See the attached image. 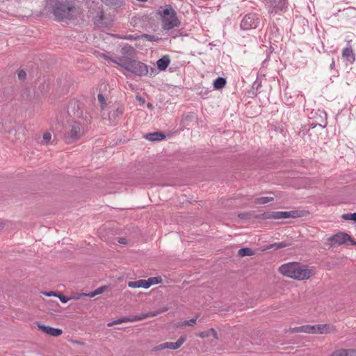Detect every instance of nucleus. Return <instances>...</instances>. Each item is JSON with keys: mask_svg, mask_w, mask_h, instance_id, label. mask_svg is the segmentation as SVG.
<instances>
[{"mask_svg": "<svg viewBox=\"0 0 356 356\" xmlns=\"http://www.w3.org/2000/svg\"><path fill=\"white\" fill-rule=\"evenodd\" d=\"M44 10L57 22L74 19L77 15L74 0H47Z\"/></svg>", "mask_w": 356, "mask_h": 356, "instance_id": "nucleus-1", "label": "nucleus"}, {"mask_svg": "<svg viewBox=\"0 0 356 356\" xmlns=\"http://www.w3.org/2000/svg\"><path fill=\"white\" fill-rule=\"evenodd\" d=\"M279 272L284 276L297 280L309 279L314 274L312 269H309L307 266L297 262L282 264L279 268Z\"/></svg>", "mask_w": 356, "mask_h": 356, "instance_id": "nucleus-2", "label": "nucleus"}, {"mask_svg": "<svg viewBox=\"0 0 356 356\" xmlns=\"http://www.w3.org/2000/svg\"><path fill=\"white\" fill-rule=\"evenodd\" d=\"M158 14L161 17L162 28L164 30H171L180 25L177 13L171 5L161 6L158 10Z\"/></svg>", "mask_w": 356, "mask_h": 356, "instance_id": "nucleus-3", "label": "nucleus"}, {"mask_svg": "<svg viewBox=\"0 0 356 356\" xmlns=\"http://www.w3.org/2000/svg\"><path fill=\"white\" fill-rule=\"evenodd\" d=\"M122 67L139 76H146L149 73L148 65L134 59L124 60Z\"/></svg>", "mask_w": 356, "mask_h": 356, "instance_id": "nucleus-4", "label": "nucleus"}, {"mask_svg": "<svg viewBox=\"0 0 356 356\" xmlns=\"http://www.w3.org/2000/svg\"><path fill=\"white\" fill-rule=\"evenodd\" d=\"M327 241L330 242V246L348 244V242H350V245H356V241L349 234L341 232L331 236Z\"/></svg>", "mask_w": 356, "mask_h": 356, "instance_id": "nucleus-5", "label": "nucleus"}, {"mask_svg": "<svg viewBox=\"0 0 356 356\" xmlns=\"http://www.w3.org/2000/svg\"><path fill=\"white\" fill-rule=\"evenodd\" d=\"M259 24V19L255 13H248L244 16L241 22V28L243 30H250L256 29Z\"/></svg>", "mask_w": 356, "mask_h": 356, "instance_id": "nucleus-6", "label": "nucleus"}, {"mask_svg": "<svg viewBox=\"0 0 356 356\" xmlns=\"http://www.w3.org/2000/svg\"><path fill=\"white\" fill-rule=\"evenodd\" d=\"M80 124L74 122L65 132V137L66 141L70 143L79 139L80 137Z\"/></svg>", "mask_w": 356, "mask_h": 356, "instance_id": "nucleus-7", "label": "nucleus"}, {"mask_svg": "<svg viewBox=\"0 0 356 356\" xmlns=\"http://www.w3.org/2000/svg\"><path fill=\"white\" fill-rule=\"evenodd\" d=\"M186 336L182 335L177 339L176 342H165L161 343L158 346V348L159 350H163L165 348L177 350L182 346V344L186 341Z\"/></svg>", "mask_w": 356, "mask_h": 356, "instance_id": "nucleus-8", "label": "nucleus"}, {"mask_svg": "<svg viewBox=\"0 0 356 356\" xmlns=\"http://www.w3.org/2000/svg\"><path fill=\"white\" fill-rule=\"evenodd\" d=\"M36 325L40 330L51 337H58L63 333L62 330L59 328H55L49 325H45L41 324L39 322H37Z\"/></svg>", "mask_w": 356, "mask_h": 356, "instance_id": "nucleus-9", "label": "nucleus"}, {"mask_svg": "<svg viewBox=\"0 0 356 356\" xmlns=\"http://www.w3.org/2000/svg\"><path fill=\"white\" fill-rule=\"evenodd\" d=\"M312 327V334H327L335 330L334 326L331 324H316Z\"/></svg>", "mask_w": 356, "mask_h": 356, "instance_id": "nucleus-10", "label": "nucleus"}, {"mask_svg": "<svg viewBox=\"0 0 356 356\" xmlns=\"http://www.w3.org/2000/svg\"><path fill=\"white\" fill-rule=\"evenodd\" d=\"M266 3L274 10H283L287 8L286 0H266Z\"/></svg>", "mask_w": 356, "mask_h": 356, "instance_id": "nucleus-11", "label": "nucleus"}, {"mask_svg": "<svg viewBox=\"0 0 356 356\" xmlns=\"http://www.w3.org/2000/svg\"><path fill=\"white\" fill-rule=\"evenodd\" d=\"M264 218L266 219H285L288 218L287 211H268L265 212Z\"/></svg>", "mask_w": 356, "mask_h": 356, "instance_id": "nucleus-12", "label": "nucleus"}, {"mask_svg": "<svg viewBox=\"0 0 356 356\" xmlns=\"http://www.w3.org/2000/svg\"><path fill=\"white\" fill-rule=\"evenodd\" d=\"M170 63V58L168 55H164L156 61L157 68L160 71H164Z\"/></svg>", "mask_w": 356, "mask_h": 356, "instance_id": "nucleus-13", "label": "nucleus"}, {"mask_svg": "<svg viewBox=\"0 0 356 356\" xmlns=\"http://www.w3.org/2000/svg\"><path fill=\"white\" fill-rule=\"evenodd\" d=\"M342 57L350 63H353L355 61V55L350 45L347 46L343 49Z\"/></svg>", "mask_w": 356, "mask_h": 356, "instance_id": "nucleus-14", "label": "nucleus"}, {"mask_svg": "<svg viewBox=\"0 0 356 356\" xmlns=\"http://www.w3.org/2000/svg\"><path fill=\"white\" fill-rule=\"evenodd\" d=\"M165 135L161 131L149 133L145 136V138L149 141H161L165 138Z\"/></svg>", "mask_w": 356, "mask_h": 356, "instance_id": "nucleus-15", "label": "nucleus"}, {"mask_svg": "<svg viewBox=\"0 0 356 356\" xmlns=\"http://www.w3.org/2000/svg\"><path fill=\"white\" fill-rule=\"evenodd\" d=\"M136 316H130V317H127V316H124V317H122L120 318H118L115 321H111L110 323H108L107 324L108 327H112L115 325H118V324H120V323H127V322H135V321H137V319H136Z\"/></svg>", "mask_w": 356, "mask_h": 356, "instance_id": "nucleus-16", "label": "nucleus"}, {"mask_svg": "<svg viewBox=\"0 0 356 356\" xmlns=\"http://www.w3.org/2000/svg\"><path fill=\"white\" fill-rule=\"evenodd\" d=\"M312 329H313V327H312V325H301V326L290 328V332H291V333L305 332V333L312 334Z\"/></svg>", "mask_w": 356, "mask_h": 356, "instance_id": "nucleus-17", "label": "nucleus"}, {"mask_svg": "<svg viewBox=\"0 0 356 356\" xmlns=\"http://www.w3.org/2000/svg\"><path fill=\"white\" fill-rule=\"evenodd\" d=\"M128 286L130 288H143L148 289L147 280H139L137 281H129Z\"/></svg>", "mask_w": 356, "mask_h": 356, "instance_id": "nucleus-18", "label": "nucleus"}, {"mask_svg": "<svg viewBox=\"0 0 356 356\" xmlns=\"http://www.w3.org/2000/svg\"><path fill=\"white\" fill-rule=\"evenodd\" d=\"M124 113V108L121 106L118 107L116 109L109 112L108 117L110 120L115 121L117 118L121 116Z\"/></svg>", "mask_w": 356, "mask_h": 356, "instance_id": "nucleus-19", "label": "nucleus"}, {"mask_svg": "<svg viewBox=\"0 0 356 356\" xmlns=\"http://www.w3.org/2000/svg\"><path fill=\"white\" fill-rule=\"evenodd\" d=\"M292 245V243L290 241H283L281 242L274 243L269 245L268 248L279 250L284 248L289 247Z\"/></svg>", "mask_w": 356, "mask_h": 356, "instance_id": "nucleus-20", "label": "nucleus"}, {"mask_svg": "<svg viewBox=\"0 0 356 356\" xmlns=\"http://www.w3.org/2000/svg\"><path fill=\"white\" fill-rule=\"evenodd\" d=\"M227 83L226 79L223 77H218L213 81V87L216 90H220L223 88Z\"/></svg>", "mask_w": 356, "mask_h": 356, "instance_id": "nucleus-21", "label": "nucleus"}, {"mask_svg": "<svg viewBox=\"0 0 356 356\" xmlns=\"http://www.w3.org/2000/svg\"><path fill=\"white\" fill-rule=\"evenodd\" d=\"M197 335L202 339L209 337L211 335H212L216 339H218V333L213 328H211L207 331L201 332Z\"/></svg>", "mask_w": 356, "mask_h": 356, "instance_id": "nucleus-22", "label": "nucleus"}, {"mask_svg": "<svg viewBox=\"0 0 356 356\" xmlns=\"http://www.w3.org/2000/svg\"><path fill=\"white\" fill-rule=\"evenodd\" d=\"M160 314L159 310H155V311H153V312H147L146 314H140V315H136V319H137V321H141V320H143V319H145L147 318H149V317H154V316H156L157 315Z\"/></svg>", "mask_w": 356, "mask_h": 356, "instance_id": "nucleus-23", "label": "nucleus"}, {"mask_svg": "<svg viewBox=\"0 0 356 356\" xmlns=\"http://www.w3.org/2000/svg\"><path fill=\"white\" fill-rule=\"evenodd\" d=\"M106 288H108L107 286H102L90 293H83V296L93 298L97 295L102 293L106 290Z\"/></svg>", "mask_w": 356, "mask_h": 356, "instance_id": "nucleus-24", "label": "nucleus"}, {"mask_svg": "<svg viewBox=\"0 0 356 356\" xmlns=\"http://www.w3.org/2000/svg\"><path fill=\"white\" fill-rule=\"evenodd\" d=\"M102 1L106 6L115 7H120L124 3L123 0H102Z\"/></svg>", "mask_w": 356, "mask_h": 356, "instance_id": "nucleus-25", "label": "nucleus"}, {"mask_svg": "<svg viewBox=\"0 0 356 356\" xmlns=\"http://www.w3.org/2000/svg\"><path fill=\"white\" fill-rule=\"evenodd\" d=\"M238 254L241 257L245 256H252L254 254V251L249 248H242L238 250Z\"/></svg>", "mask_w": 356, "mask_h": 356, "instance_id": "nucleus-26", "label": "nucleus"}, {"mask_svg": "<svg viewBox=\"0 0 356 356\" xmlns=\"http://www.w3.org/2000/svg\"><path fill=\"white\" fill-rule=\"evenodd\" d=\"M147 281V286L149 288L152 285L160 284L162 282L161 277H149Z\"/></svg>", "mask_w": 356, "mask_h": 356, "instance_id": "nucleus-27", "label": "nucleus"}, {"mask_svg": "<svg viewBox=\"0 0 356 356\" xmlns=\"http://www.w3.org/2000/svg\"><path fill=\"white\" fill-rule=\"evenodd\" d=\"M274 200L272 197H261L259 198H257L255 202L259 204H267L270 202H272Z\"/></svg>", "mask_w": 356, "mask_h": 356, "instance_id": "nucleus-28", "label": "nucleus"}, {"mask_svg": "<svg viewBox=\"0 0 356 356\" xmlns=\"http://www.w3.org/2000/svg\"><path fill=\"white\" fill-rule=\"evenodd\" d=\"M287 214L288 218H296L302 216V211L298 210L290 211H287Z\"/></svg>", "mask_w": 356, "mask_h": 356, "instance_id": "nucleus-29", "label": "nucleus"}, {"mask_svg": "<svg viewBox=\"0 0 356 356\" xmlns=\"http://www.w3.org/2000/svg\"><path fill=\"white\" fill-rule=\"evenodd\" d=\"M140 38L146 39L147 41L149 42H154L159 40V38L155 35H149L147 33L142 34Z\"/></svg>", "mask_w": 356, "mask_h": 356, "instance_id": "nucleus-30", "label": "nucleus"}, {"mask_svg": "<svg viewBox=\"0 0 356 356\" xmlns=\"http://www.w3.org/2000/svg\"><path fill=\"white\" fill-rule=\"evenodd\" d=\"M197 318V316H196L195 318H193L188 321H184L180 323L179 326H186V325L193 326L196 323Z\"/></svg>", "mask_w": 356, "mask_h": 356, "instance_id": "nucleus-31", "label": "nucleus"}, {"mask_svg": "<svg viewBox=\"0 0 356 356\" xmlns=\"http://www.w3.org/2000/svg\"><path fill=\"white\" fill-rule=\"evenodd\" d=\"M134 49L131 46H124L122 48L121 53L122 54H129L131 55L134 53Z\"/></svg>", "mask_w": 356, "mask_h": 356, "instance_id": "nucleus-32", "label": "nucleus"}, {"mask_svg": "<svg viewBox=\"0 0 356 356\" xmlns=\"http://www.w3.org/2000/svg\"><path fill=\"white\" fill-rule=\"evenodd\" d=\"M193 118V115L192 114L184 115L182 117L181 123L184 126H187V125H188V122L190 121H191Z\"/></svg>", "mask_w": 356, "mask_h": 356, "instance_id": "nucleus-33", "label": "nucleus"}, {"mask_svg": "<svg viewBox=\"0 0 356 356\" xmlns=\"http://www.w3.org/2000/svg\"><path fill=\"white\" fill-rule=\"evenodd\" d=\"M341 217L346 220H353L356 222V212L353 213H344Z\"/></svg>", "mask_w": 356, "mask_h": 356, "instance_id": "nucleus-34", "label": "nucleus"}, {"mask_svg": "<svg viewBox=\"0 0 356 356\" xmlns=\"http://www.w3.org/2000/svg\"><path fill=\"white\" fill-rule=\"evenodd\" d=\"M111 60L113 63H116L122 67L124 60H127V59H124V58L122 56H117L114 58H111Z\"/></svg>", "mask_w": 356, "mask_h": 356, "instance_id": "nucleus-35", "label": "nucleus"}, {"mask_svg": "<svg viewBox=\"0 0 356 356\" xmlns=\"http://www.w3.org/2000/svg\"><path fill=\"white\" fill-rule=\"evenodd\" d=\"M17 76L20 81H24L26 77V73L24 70H19L17 71Z\"/></svg>", "mask_w": 356, "mask_h": 356, "instance_id": "nucleus-36", "label": "nucleus"}, {"mask_svg": "<svg viewBox=\"0 0 356 356\" xmlns=\"http://www.w3.org/2000/svg\"><path fill=\"white\" fill-rule=\"evenodd\" d=\"M329 356H345V350L344 349L335 350Z\"/></svg>", "mask_w": 356, "mask_h": 356, "instance_id": "nucleus-37", "label": "nucleus"}, {"mask_svg": "<svg viewBox=\"0 0 356 356\" xmlns=\"http://www.w3.org/2000/svg\"><path fill=\"white\" fill-rule=\"evenodd\" d=\"M345 356H356L355 349H344Z\"/></svg>", "mask_w": 356, "mask_h": 356, "instance_id": "nucleus-38", "label": "nucleus"}, {"mask_svg": "<svg viewBox=\"0 0 356 356\" xmlns=\"http://www.w3.org/2000/svg\"><path fill=\"white\" fill-rule=\"evenodd\" d=\"M97 99L102 106L106 104L105 97L102 93L97 95Z\"/></svg>", "mask_w": 356, "mask_h": 356, "instance_id": "nucleus-39", "label": "nucleus"}, {"mask_svg": "<svg viewBox=\"0 0 356 356\" xmlns=\"http://www.w3.org/2000/svg\"><path fill=\"white\" fill-rule=\"evenodd\" d=\"M56 297H58L59 298V300H60V302L63 303H66L70 299V298H68L61 293H59L58 295H57Z\"/></svg>", "mask_w": 356, "mask_h": 356, "instance_id": "nucleus-40", "label": "nucleus"}, {"mask_svg": "<svg viewBox=\"0 0 356 356\" xmlns=\"http://www.w3.org/2000/svg\"><path fill=\"white\" fill-rule=\"evenodd\" d=\"M51 138V134L49 132H46L43 134V139L46 142H49Z\"/></svg>", "mask_w": 356, "mask_h": 356, "instance_id": "nucleus-41", "label": "nucleus"}, {"mask_svg": "<svg viewBox=\"0 0 356 356\" xmlns=\"http://www.w3.org/2000/svg\"><path fill=\"white\" fill-rule=\"evenodd\" d=\"M139 37L138 36H134V35H126L125 37H124V39L126 40H136L138 39Z\"/></svg>", "mask_w": 356, "mask_h": 356, "instance_id": "nucleus-42", "label": "nucleus"}, {"mask_svg": "<svg viewBox=\"0 0 356 356\" xmlns=\"http://www.w3.org/2000/svg\"><path fill=\"white\" fill-rule=\"evenodd\" d=\"M156 70L153 67H151L150 71H149V76H154L156 75Z\"/></svg>", "mask_w": 356, "mask_h": 356, "instance_id": "nucleus-43", "label": "nucleus"}, {"mask_svg": "<svg viewBox=\"0 0 356 356\" xmlns=\"http://www.w3.org/2000/svg\"><path fill=\"white\" fill-rule=\"evenodd\" d=\"M118 242L120 244H124V245L127 243V239L125 238H119Z\"/></svg>", "mask_w": 356, "mask_h": 356, "instance_id": "nucleus-44", "label": "nucleus"}, {"mask_svg": "<svg viewBox=\"0 0 356 356\" xmlns=\"http://www.w3.org/2000/svg\"><path fill=\"white\" fill-rule=\"evenodd\" d=\"M144 19H148V16H147V15H142V16L139 15L138 17H136L135 22L136 20H140V19L143 20Z\"/></svg>", "mask_w": 356, "mask_h": 356, "instance_id": "nucleus-45", "label": "nucleus"}, {"mask_svg": "<svg viewBox=\"0 0 356 356\" xmlns=\"http://www.w3.org/2000/svg\"><path fill=\"white\" fill-rule=\"evenodd\" d=\"M168 309H169V308L168 307H162L161 309H159L158 310H159L160 314H162V313H163L165 312H167Z\"/></svg>", "mask_w": 356, "mask_h": 356, "instance_id": "nucleus-46", "label": "nucleus"}, {"mask_svg": "<svg viewBox=\"0 0 356 356\" xmlns=\"http://www.w3.org/2000/svg\"><path fill=\"white\" fill-rule=\"evenodd\" d=\"M47 296H49V297H51V296H56L57 295H56L54 292H49V293H44Z\"/></svg>", "mask_w": 356, "mask_h": 356, "instance_id": "nucleus-47", "label": "nucleus"}, {"mask_svg": "<svg viewBox=\"0 0 356 356\" xmlns=\"http://www.w3.org/2000/svg\"><path fill=\"white\" fill-rule=\"evenodd\" d=\"M256 86V88L257 90L258 89L259 87L261 86V83H257V81H255L253 84V88H254Z\"/></svg>", "mask_w": 356, "mask_h": 356, "instance_id": "nucleus-48", "label": "nucleus"}, {"mask_svg": "<svg viewBox=\"0 0 356 356\" xmlns=\"http://www.w3.org/2000/svg\"><path fill=\"white\" fill-rule=\"evenodd\" d=\"M136 99L141 102L142 103L145 102V99L141 96L137 95Z\"/></svg>", "mask_w": 356, "mask_h": 356, "instance_id": "nucleus-49", "label": "nucleus"}, {"mask_svg": "<svg viewBox=\"0 0 356 356\" xmlns=\"http://www.w3.org/2000/svg\"><path fill=\"white\" fill-rule=\"evenodd\" d=\"M238 217L240 218L243 219L245 217V214L244 213H240V214H238Z\"/></svg>", "mask_w": 356, "mask_h": 356, "instance_id": "nucleus-50", "label": "nucleus"}, {"mask_svg": "<svg viewBox=\"0 0 356 356\" xmlns=\"http://www.w3.org/2000/svg\"><path fill=\"white\" fill-rule=\"evenodd\" d=\"M334 67V61L332 60V63L330 65V68L332 69Z\"/></svg>", "mask_w": 356, "mask_h": 356, "instance_id": "nucleus-51", "label": "nucleus"}, {"mask_svg": "<svg viewBox=\"0 0 356 356\" xmlns=\"http://www.w3.org/2000/svg\"><path fill=\"white\" fill-rule=\"evenodd\" d=\"M147 106H148L149 108H152V105L151 104H148Z\"/></svg>", "mask_w": 356, "mask_h": 356, "instance_id": "nucleus-52", "label": "nucleus"}, {"mask_svg": "<svg viewBox=\"0 0 356 356\" xmlns=\"http://www.w3.org/2000/svg\"><path fill=\"white\" fill-rule=\"evenodd\" d=\"M1 227V225L0 224V228Z\"/></svg>", "mask_w": 356, "mask_h": 356, "instance_id": "nucleus-53", "label": "nucleus"}]
</instances>
